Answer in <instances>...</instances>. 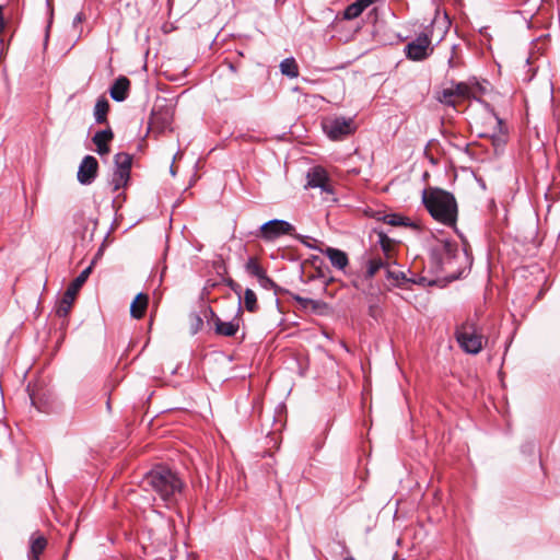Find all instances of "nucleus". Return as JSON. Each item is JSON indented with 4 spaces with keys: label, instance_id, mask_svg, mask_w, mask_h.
<instances>
[{
    "label": "nucleus",
    "instance_id": "f257e3e1",
    "mask_svg": "<svg viewBox=\"0 0 560 560\" xmlns=\"http://www.w3.org/2000/svg\"><path fill=\"white\" fill-rule=\"evenodd\" d=\"M141 488L155 492L166 505H170L176 501L177 494L183 489V482L174 471L159 466L144 475Z\"/></svg>",
    "mask_w": 560,
    "mask_h": 560
},
{
    "label": "nucleus",
    "instance_id": "f03ea898",
    "mask_svg": "<svg viewBox=\"0 0 560 560\" xmlns=\"http://www.w3.org/2000/svg\"><path fill=\"white\" fill-rule=\"evenodd\" d=\"M423 203L431 217L447 226H453L457 220V203L455 197L442 189L424 190Z\"/></svg>",
    "mask_w": 560,
    "mask_h": 560
},
{
    "label": "nucleus",
    "instance_id": "7ed1b4c3",
    "mask_svg": "<svg viewBox=\"0 0 560 560\" xmlns=\"http://www.w3.org/2000/svg\"><path fill=\"white\" fill-rule=\"evenodd\" d=\"M474 124L478 136L491 139L495 148H501L506 143L509 138L508 125L488 103H485V112L475 119Z\"/></svg>",
    "mask_w": 560,
    "mask_h": 560
},
{
    "label": "nucleus",
    "instance_id": "20e7f679",
    "mask_svg": "<svg viewBox=\"0 0 560 560\" xmlns=\"http://www.w3.org/2000/svg\"><path fill=\"white\" fill-rule=\"evenodd\" d=\"M454 337L462 351L471 355L480 353L488 340L483 328L469 317L456 326Z\"/></svg>",
    "mask_w": 560,
    "mask_h": 560
},
{
    "label": "nucleus",
    "instance_id": "39448f33",
    "mask_svg": "<svg viewBox=\"0 0 560 560\" xmlns=\"http://www.w3.org/2000/svg\"><path fill=\"white\" fill-rule=\"evenodd\" d=\"M481 86L477 81L456 82L436 93V101L441 104L456 108L460 101L477 98Z\"/></svg>",
    "mask_w": 560,
    "mask_h": 560
},
{
    "label": "nucleus",
    "instance_id": "423d86ee",
    "mask_svg": "<svg viewBox=\"0 0 560 560\" xmlns=\"http://www.w3.org/2000/svg\"><path fill=\"white\" fill-rule=\"evenodd\" d=\"M433 52L431 38L429 34L421 33L416 39L408 43L405 47L406 57L412 61H422Z\"/></svg>",
    "mask_w": 560,
    "mask_h": 560
},
{
    "label": "nucleus",
    "instance_id": "0eeeda50",
    "mask_svg": "<svg viewBox=\"0 0 560 560\" xmlns=\"http://www.w3.org/2000/svg\"><path fill=\"white\" fill-rule=\"evenodd\" d=\"M323 129L330 139L338 140L353 133L355 126L352 118L335 117L324 120Z\"/></svg>",
    "mask_w": 560,
    "mask_h": 560
},
{
    "label": "nucleus",
    "instance_id": "6e6552de",
    "mask_svg": "<svg viewBox=\"0 0 560 560\" xmlns=\"http://www.w3.org/2000/svg\"><path fill=\"white\" fill-rule=\"evenodd\" d=\"M293 231L294 226L288 221L273 219L260 226L257 237L271 242L283 235H291Z\"/></svg>",
    "mask_w": 560,
    "mask_h": 560
},
{
    "label": "nucleus",
    "instance_id": "1a4fd4ad",
    "mask_svg": "<svg viewBox=\"0 0 560 560\" xmlns=\"http://www.w3.org/2000/svg\"><path fill=\"white\" fill-rule=\"evenodd\" d=\"M307 187L320 188L324 192L332 194L329 176L326 170L322 166H315L308 171Z\"/></svg>",
    "mask_w": 560,
    "mask_h": 560
},
{
    "label": "nucleus",
    "instance_id": "9d476101",
    "mask_svg": "<svg viewBox=\"0 0 560 560\" xmlns=\"http://www.w3.org/2000/svg\"><path fill=\"white\" fill-rule=\"evenodd\" d=\"M97 160L92 155L84 156L78 170V180L82 185L91 184L97 175Z\"/></svg>",
    "mask_w": 560,
    "mask_h": 560
},
{
    "label": "nucleus",
    "instance_id": "9b49d317",
    "mask_svg": "<svg viewBox=\"0 0 560 560\" xmlns=\"http://www.w3.org/2000/svg\"><path fill=\"white\" fill-rule=\"evenodd\" d=\"M209 328H213L217 335L234 336L240 328V317H233L230 322H222L220 317H206Z\"/></svg>",
    "mask_w": 560,
    "mask_h": 560
},
{
    "label": "nucleus",
    "instance_id": "f8f14e48",
    "mask_svg": "<svg viewBox=\"0 0 560 560\" xmlns=\"http://www.w3.org/2000/svg\"><path fill=\"white\" fill-rule=\"evenodd\" d=\"M245 270L248 275L255 277L259 284L266 289L273 284L272 280L267 276L266 270L259 262L257 257H249L246 265Z\"/></svg>",
    "mask_w": 560,
    "mask_h": 560
},
{
    "label": "nucleus",
    "instance_id": "ddd939ff",
    "mask_svg": "<svg viewBox=\"0 0 560 560\" xmlns=\"http://www.w3.org/2000/svg\"><path fill=\"white\" fill-rule=\"evenodd\" d=\"M113 138L114 132L109 127L107 129L95 132V135L92 138V141L95 144L96 152L100 155H106L109 153V142L113 140Z\"/></svg>",
    "mask_w": 560,
    "mask_h": 560
},
{
    "label": "nucleus",
    "instance_id": "4468645a",
    "mask_svg": "<svg viewBox=\"0 0 560 560\" xmlns=\"http://www.w3.org/2000/svg\"><path fill=\"white\" fill-rule=\"evenodd\" d=\"M130 80L127 77H119L109 89L110 97L116 102H122L128 97Z\"/></svg>",
    "mask_w": 560,
    "mask_h": 560
},
{
    "label": "nucleus",
    "instance_id": "2eb2a0df",
    "mask_svg": "<svg viewBox=\"0 0 560 560\" xmlns=\"http://www.w3.org/2000/svg\"><path fill=\"white\" fill-rule=\"evenodd\" d=\"M322 253L329 259L330 264L335 268L343 270L348 266L349 259L345 252L337 248L327 247Z\"/></svg>",
    "mask_w": 560,
    "mask_h": 560
},
{
    "label": "nucleus",
    "instance_id": "dca6fc26",
    "mask_svg": "<svg viewBox=\"0 0 560 560\" xmlns=\"http://www.w3.org/2000/svg\"><path fill=\"white\" fill-rule=\"evenodd\" d=\"M47 547V539L37 533L33 534L31 537V546L28 552L30 560H38L40 555Z\"/></svg>",
    "mask_w": 560,
    "mask_h": 560
},
{
    "label": "nucleus",
    "instance_id": "f3484780",
    "mask_svg": "<svg viewBox=\"0 0 560 560\" xmlns=\"http://www.w3.org/2000/svg\"><path fill=\"white\" fill-rule=\"evenodd\" d=\"M435 250L441 253L445 262H450L459 252L457 244L448 240L440 241Z\"/></svg>",
    "mask_w": 560,
    "mask_h": 560
},
{
    "label": "nucleus",
    "instance_id": "a211bd4d",
    "mask_svg": "<svg viewBox=\"0 0 560 560\" xmlns=\"http://www.w3.org/2000/svg\"><path fill=\"white\" fill-rule=\"evenodd\" d=\"M109 112V102L105 96L97 98L94 106V118L97 124H107V115Z\"/></svg>",
    "mask_w": 560,
    "mask_h": 560
},
{
    "label": "nucleus",
    "instance_id": "6ab92c4d",
    "mask_svg": "<svg viewBox=\"0 0 560 560\" xmlns=\"http://www.w3.org/2000/svg\"><path fill=\"white\" fill-rule=\"evenodd\" d=\"M77 293L67 288L61 300L57 304L56 315H68L75 300Z\"/></svg>",
    "mask_w": 560,
    "mask_h": 560
},
{
    "label": "nucleus",
    "instance_id": "aec40b11",
    "mask_svg": "<svg viewBox=\"0 0 560 560\" xmlns=\"http://www.w3.org/2000/svg\"><path fill=\"white\" fill-rule=\"evenodd\" d=\"M383 221L392 226H407L412 229H418V224L410 221V219L397 214V213H389L384 215Z\"/></svg>",
    "mask_w": 560,
    "mask_h": 560
},
{
    "label": "nucleus",
    "instance_id": "412c9836",
    "mask_svg": "<svg viewBox=\"0 0 560 560\" xmlns=\"http://www.w3.org/2000/svg\"><path fill=\"white\" fill-rule=\"evenodd\" d=\"M149 305V295L139 293L130 304V315H144Z\"/></svg>",
    "mask_w": 560,
    "mask_h": 560
},
{
    "label": "nucleus",
    "instance_id": "4be33fe9",
    "mask_svg": "<svg viewBox=\"0 0 560 560\" xmlns=\"http://www.w3.org/2000/svg\"><path fill=\"white\" fill-rule=\"evenodd\" d=\"M114 160L116 166L115 171L128 173L130 175L132 164V156L130 154L120 152L115 155Z\"/></svg>",
    "mask_w": 560,
    "mask_h": 560
},
{
    "label": "nucleus",
    "instance_id": "5701e85b",
    "mask_svg": "<svg viewBox=\"0 0 560 560\" xmlns=\"http://www.w3.org/2000/svg\"><path fill=\"white\" fill-rule=\"evenodd\" d=\"M280 71L283 75H287L291 79L296 78L299 75V66L294 58H285L280 63Z\"/></svg>",
    "mask_w": 560,
    "mask_h": 560
},
{
    "label": "nucleus",
    "instance_id": "b1692460",
    "mask_svg": "<svg viewBox=\"0 0 560 560\" xmlns=\"http://www.w3.org/2000/svg\"><path fill=\"white\" fill-rule=\"evenodd\" d=\"M92 269H93V262H91V265L89 267H86L84 270L81 271V273L68 285V289H70L71 291H73L78 294V292L80 291V289L85 283L89 276L91 275Z\"/></svg>",
    "mask_w": 560,
    "mask_h": 560
},
{
    "label": "nucleus",
    "instance_id": "393cba45",
    "mask_svg": "<svg viewBox=\"0 0 560 560\" xmlns=\"http://www.w3.org/2000/svg\"><path fill=\"white\" fill-rule=\"evenodd\" d=\"M130 178V175L128 173L115 171L113 174V178L110 182V185L113 187L114 191H117L121 188H124Z\"/></svg>",
    "mask_w": 560,
    "mask_h": 560
},
{
    "label": "nucleus",
    "instance_id": "a878e982",
    "mask_svg": "<svg viewBox=\"0 0 560 560\" xmlns=\"http://www.w3.org/2000/svg\"><path fill=\"white\" fill-rule=\"evenodd\" d=\"M242 301L247 312L254 313L257 311V298L253 290L246 289Z\"/></svg>",
    "mask_w": 560,
    "mask_h": 560
},
{
    "label": "nucleus",
    "instance_id": "bb28decb",
    "mask_svg": "<svg viewBox=\"0 0 560 560\" xmlns=\"http://www.w3.org/2000/svg\"><path fill=\"white\" fill-rule=\"evenodd\" d=\"M299 303L301 304V311L307 312V311H314L317 312L319 315L324 313L322 307L325 306V304H320L317 301L308 300V299H298Z\"/></svg>",
    "mask_w": 560,
    "mask_h": 560
},
{
    "label": "nucleus",
    "instance_id": "cd10ccee",
    "mask_svg": "<svg viewBox=\"0 0 560 560\" xmlns=\"http://www.w3.org/2000/svg\"><path fill=\"white\" fill-rule=\"evenodd\" d=\"M363 11L364 9L355 1L346 8L343 18L346 20H353L357 19Z\"/></svg>",
    "mask_w": 560,
    "mask_h": 560
},
{
    "label": "nucleus",
    "instance_id": "c85d7f7f",
    "mask_svg": "<svg viewBox=\"0 0 560 560\" xmlns=\"http://www.w3.org/2000/svg\"><path fill=\"white\" fill-rule=\"evenodd\" d=\"M384 261L381 257L371 258L368 262V275L373 277L380 269L384 267Z\"/></svg>",
    "mask_w": 560,
    "mask_h": 560
},
{
    "label": "nucleus",
    "instance_id": "c756f323",
    "mask_svg": "<svg viewBox=\"0 0 560 560\" xmlns=\"http://www.w3.org/2000/svg\"><path fill=\"white\" fill-rule=\"evenodd\" d=\"M378 244L381 245L383 252L388 255L393 249V241L384 233L378 232Z\"/></svg>",
    "mask_w": 560,
    "mask_h": 560
},
{
    "label": "nucleus",
    "instance_id": "7c9ffc66",
    "mask_svg": "<svg viewBox=\"0 0 560 560\" xmlns=\"http://www.w3.org/2000/svg\"><path fill=\"white\" fill-rule=\"evenodd\" d=\"M203 327V319L202 317H195L194 323L191 324L190 331L191 334H197L198 331L202 330Z\"/></svg>",
    "mask_w": 560,
    "mask_h": 560
},
{
    "label": "nucleus",
    "instance_id": "2f4dec72",
    "mask_svg": "<svg viewBox=\"0 0 560 560\" xmlns=\"http://www.w3.org/2000/svg\"><path fill=\"white\" fill-rule=\"evenodd\" d=\"M376 0H357V2L365 10L369 5H371Z\"/></svg>",
    "mask_w": 560,
    "mask_h": 560
},
{
    "label": "nucleus",
    "instance_id": "473e14b6",
    "mask_svg": "<svg viewBox=\"0 0 560 560\" xmlns=\"http://www.w3.org/2000/svg\"><path fill=\"white\" fill-rule=\"evenodd\" d=\"M85 19L84 14L82 12L78 13L73 20V24L81 23Z\"/></svg>",
    "mask_w": 560,
    "mask_h": 560
},
{
    "label": "nucleus",
    "instance_id": "72a5a7b5",
    "mask_svg": "<svg viewBox=\"0 0 560 560\" xmlns=\"http://www.w3.org/2000/svg\"><path fill=\"white\" fill-rule=\"evenodd\" d=\"M4 30V19H3V13H2V7H0V34L3 32Z\"/></svg>",
    "mask_w": 560,
    "mask_h": 560
},
{
    "label": "nucleus",
    "instance_id": "f704fd0d",
    "mask_svg": "<svg viewBox=\"0 0 560 560\" xmlns=\"http://www.w3.org/2000/svg\"><path fill=\"white\" fill-rule=\"evenodd\" d=\"M228 66H229V69H230L231 71L236 72V68H235V66H234L232 62H229V65H228Z\"/></svg>",
    "mask_w": 560,
    "mask_h": 560
},
{
    "label": "nucleus",
    "instance_id": "c9c22d12",
    "mask_svg": "<svg viewBox=\"0 0 560 560\" xmlns=\"http://www.w3.org/2000/svg\"><path fill=\"white\" fill-rule=\"evenodd\" d=\"M30 397H31L32 402L35 404V399H34L33 394H31Z\"/></svg>",
    "mask_w": 560,
    "mask_h": 560
},
{
    "label": "nucleus",
    "instance_id": "e433bc0d",
    "mask_svg": "<svg viewBox=\"0 0 560 560\" xmlns=\"http://www.w3.org/2000/svg\"><path fill=\"white\" fill-rule=\"evenodd\" d=\"M345 560H355L353 557H347Z\"/></svg>",
    "mask_w": 560,
    "mask_h": 560
}]
</instances>
